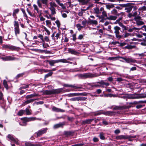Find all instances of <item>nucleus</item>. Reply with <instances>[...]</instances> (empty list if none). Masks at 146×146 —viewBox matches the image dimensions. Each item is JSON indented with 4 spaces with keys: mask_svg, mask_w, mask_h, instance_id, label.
<instances>
[{
    "mask_svg": "<svg viewBox=\"0 0 146 146\" xmlns=\"http://www.w3.org/2000/svg\"><path fill=\"white\" fill-rule=\"evenodd\" d=\"M63 90V88H61L56 89L45 90L43 91V95H46L58 94L61 92Z\"/></svg>",
    "mask_w": 146,
    "mask_h": 146,
    "instance_id": "f257e3e1",
    "label": "nucleus"
},
{
    "mask_svg": "<svg viewBox=\"0 0 146 146\" xmlns=\"http://www.w3.org/2000/svg\"><path fill=\"white\" fill-rule=\"evenodd\" d=\"M114 33L115 34V37L118 40L122 38V36L119 35V31L120 30V28L117 26H115L114 27Z\"/></svg>",
    "mask_w": 146,
    "mask_h": 146,
    "instance_id": "f03ea898",
    "label": "nucleus"
},
{
    "mask_svg": "<svg viewBox=\"0 0 146 146\" xmlns=\"http://www.w3.org/2000/svg\"><path fill=\"white\" fill-rule=\"evenodd\" d=\"M78 77L83 78H92L96 76L95 75L90 73H85L83 74H78Z\"/></svg>",
    "mask_w": 146,
    "mask_h": 146,
    "instance_id": "7ed1b4c3",
    "label": "nucleus"
},
{
    "mask_svg": "<svg viewBox=\"0 0 146 146\" xmlns=\"http://www.w3.org/2000/svg\"><path fill=\"white\" fill-rule=\"evenodd\" d=\"M21 119L23 121V123H25V124L22 125L25 126L26 125L25 123L27 122L32 121H34L36 119H38L40 120H41V119H37L35 117H32L30 118L24 117L22 118Z\"/></svg>",
    "mask_w": 146,
    "mask_h": 146,
    "instance_id": "20e7f679",
    "label": "nucleus"
},
{
    "mask_svg": "<svg viewBox=\"0 0 146 146\" xmlns=\"http://www.w3.org/2000/svg\"><path fill=\"white\" fill-rule=\"evenodd\" d=\"M136 137L135 136H125L123 135H121L117 136V139H126L129 138H135Z\"/></svg>",
    "mask_w": 146,
    "mask_h": 146,
    "instance_id": "39448f33",
    "label": "nucleus"
},
{
    "mask_svg": "<svg viewBox=\"0 0 146 146\" xmlns=\"http://www.w3.org/2000/svg\"><path fill=\"white\" fill-rule=\"evenodd\" d=\"M140 95L141 94H136V96L132 94H130L128 95L127 97L128 98L131 99L141 98Z\"/></svg>",
    "mask_w": 146,
    "mask_h": 146,
    "instance_id": "423d86ee",
    "label": "nucleus"
},
{
    "mask_svg": "<svg viewBox=\"0 0 146 146\" xmlns=\"http://www.w3.org/2000/svg\"><path fill=\"white\" fill-rule=\"evenodd\" d=\"M133 8L132 5L130 4H127V5L125 7V10L127 13H129L132 10Z\"/></svg>",
    "mask_w": 146,
    "mask_h": 146,
    "instance_id": "0eeeda50",
    "label": "nucleus"
},
{
    "mask_svg": "<svg viewBox=\"0 0 146 146\" xmlns=\"http://www.w3.org/2000/svg\"><path fill=\"white\" fill-rule=\"evenodd\" d=\"M88 23L91 25H97L98 24V22L96 20H93L90 19H89Z\"/></svg>",
    "mask_w": 146,
    "mask_h": 146,
    "instance_id": "6e6552de",
    "label": "nucleus"
},
{
    "mask_svg": "<svg viewBox=\"0 0 146 146\" xmlns=\"http://www.w3.org/2000/svg\"><path fill=\"white\" fill-rule=\"evenodd\" d=\"M122 59L125 60L127 63L130 62H136V60L133 59L131 58H125L124 57H122Z\"/></svg>",
    "mask_w": 146,
    "mask_h": 146,
    "instance_id": "1a4fd4ad",
    "label": "nucleus"
},
{
    "mask_svg": "<svg viewBox=\"0 0 146 146\" xmlns=\"http://www.w3.org/2000/svg\"><path fill=\"white\" fill-rule=\"evenodd\" d=\"M3 47L5 48H9L11 50H15L17 49V48L15 46H9L7 45H3Z\"/></svg>",
    "mask_w": 146,
    "mask_h": 146,
    "instance_id": "9d476101",
    "label": "nucleus"
},
{
    "mask_svg": "<svg viewBox=\"0 0 146 146\" xmlns=\"http://www.w3.org/2000/svg\"><path fill=\"white\" fill-rule=\"evenodd\" d=\"M47 130V129L45 128L44 129L42 130H39L36 133L37 137L39 136L42 134H43L45 133Z\"/></svg>",
    "mask_w": 146,
    "mask_h": 146,
    "instance_id": "9b49d317",
    "label": "nucleus"
},
{
    "mask_svg": "<svg viewBox=\"0 0 146 146\" xmlns=\"http://www.w3.org/2000/svg\"><path fill=\"white\" fill-rule=\"evenodd\" d=\"M84 98L79 97L76 98H72L70 99L71 101H78L79 100H84Z\"/></svg>",
    "mask_w": 146,
    "mask_h": 146,
    "instance_id": "f8f14e48",
    "label": "nucleus"
},
{
    "mask_svg": "<svg viewBox=\"0 0 146 146\" xmlns=\"http://www.w3.org/2000/svg\"><path fill=\"white\" fill-rule=\"evenodd\" d=\"M65 122H63L62 123H59L55 125L54 126V129H56L60 127H62L63 125H65Z\"/></svg>",
    "mask_w": 146,
    "mask_h": 146,
    "instance_id": "ddd939ff",
    "label": "nucleus"
},
{
    "mask_svg": "<svg viewBox=\"0 0 146 146\" xmlns=\"http://www.w3.org/2000/svg\"><path fill=\"white\" fill-rule=\"evenodd\" d=\"M93 13L96 15H98L100 13L99 8L98 7H96L93 9Z\"/></svg>",
    "mask_w": 146,
    "mask_h": 146,
    "instance_id": "4468645a",
    "label": "nucleus"
},
{
    "mask_svg": "<svg viewBox=\"0 0 146 146\" xmlns=\"http://www.w3.org/2000/svg\"><path fill=\"white\" fill-rule=\"evenodd\" d=\"M93 120V119H86L85 120L82 121V123L83 124H89Z\"/></svg>",
    "mask_w": 146,
    "mask_h": 146,
    "instance_id": "2eb2a0df",
    "label": "nucleus"
},
{
    "mask_svg": "<svg viewBox=\"0 0 146 146\" xmlns=\"http://www.w3.org/2000/svg\"><path fill=\"white\" fill-rule=\"evenodd\" d=\"M139 30V29L135 27H133L132 28H129L128 30V32L131 33L133 32L134 31H135L136 32H138Z\"/></svg>",
    "mask_w": 146,
    "mask_h": 146,
    "instance_id": "dca6fc26",
    "label": "nucleus"
},
{
    "mask_svg": "<svg viewBox=\"0 0 146 146\" xmlns=\"http://www.w3.org/2000/svg\"><path fill=\"white\" fill-rule=\"evenodd\" d=\"M117 18V17L115 16L110 15L109 17H107L106 19L109 20H115Z\"/></svg>",
    "mask_w": 146,
    "mask_h": 146,
    "instance_id": "f3484780",
    "label": "nucleus"
},
{
    "mask_svg": "<svg viewBox=\"0 0 146 146\" xmlns=\"http://www.w3.org/2000/svg\"><path fill=\"white\" fill-rule=\"evenodd\" d=\"M78 1L82 3L83 5H84L88 3L90 0H78Z\"/></svg>",
    "mask_w": 146,
    "mask_h": 146,
    "instance_id": "a211bd4d",
    "label": "nucleus"
},
{
    "mask_svg": "<svg viewBox=\"0 0 146 146\" xmlns=\"http://www.w3.org/2000/svg\"><path fill=\"white\" fill-rule=\"evenodd\" d=\"M39 96V95L38 94L35 93L33 94H31L29 95H27L26 96V98L27 99L33 98L36 96Z\"/></svg>",
    "mask_w": 146,
    "mask_h": 146,
    "instance_id": "6ab92c4d",
    "label": "nucleus"
},
{
    "mask_svg": "<svg viewBox=\"0 0 146 146\" xmlns=\"http://www.w3.org/2000/svg\"><path fill=\"white\" fill-rule=\"evenodd\" d=\"M52 110L53 111L56 112H64V110L56 108L55 107L52 108Z\"/></svg>",
    "mask_w": 146,
    "mask_h": 146,
    "instance_id": "aec40b11",
    "label": "nucleus"
},
{
    "mask_svg": "<svg viewBox=\"0 0 146 146\" xmlns=\"http://www.w3.org/2000/svg\"><path fill=\"white\" fill-rule=\"evenodd\" d=\"M114 7V5L113 4H108L106 5V8L108 10H110L111 9H112Z\"/></svg>",
    "mask_w": 146,
    "mask_h": 146,
    "instance_id": "412c9836",
    "label": "nucleus"
},
{
    "mask_svg": "<svg viewBox=\"0 0 146 146\" xmlns=\"http://www.w3.org/2000/svg\"><path fill=\"white\" fill-rule=\"evenodd\" d=\"M37 100V99H31L29 100H27L25 102L22 104L23 106L29 103L32 102H33L35 100Z\"/></svg>",
    "mask_w": 146,
    "mask_h": 146,
    "instance_id": "4be33fe9",
    "label": "nucleus"
},
{
    "mask_svg": "<svg viewBox=\"0 0 146 146\" xmlns=\"http://www.w3.org/2000/svg\"><path fill=\"white\" fill-rule=\"evenodd\" d=\"M82 94L79 93H74L70 94H68V96L69 97H73L77 96H79L82 95Z\"/></svg>",
    "mask_w": 146,
    "mask_h": 146,
    "instance_id": "5701e85b",
    "label": "nucleus"
},
{
    "mask_svg": "<svg viewBox=\"0 0 146 146\" xmlns=\"http://www.w3.org/2000/svg\"><path fill=\"white\" fill-rule=\"evenodd\" d=\"M47 61L49 63L50 65L52 66H54V64L58 63L57 60H48Z\"/></svg>",
    "mask_w": 146,
    "mask_h": 146,
    "instance_id": "b1692460",
    "label": "nucleus"
},
{
    "mask_svg": "<svg viewBox=\"0 0 146 146\" xmlns=\"http://www.w3.org/2000/svg\"><path fill=\"white\" fill-rule=\"evenodd\" d=\"M58 63L59 62H62L64 63H70L71 64L72 63V62L68 61L66 59H61L60 60H57Z\"/></svg>",
    "mask_w": 146,
    "mask_h": 146,
    "instance_id": "393cba45",
    "label": "nucleus"
},
{
    "mask_svg": "<svg viewBox=\"0 0 146 146\" xmlns=\"http://www.w3.org/2000/svg\"><path fill=\"white\" fill-rule=\"evenodd\" d=\"M68 51L69 53L72 54H76L77 53V52L72 48H68Z\"/></svg>",
    "mask_w": 146,
    "mask_h": 146,
    "instance_id": "a878e982",
    "label": "nucleus"
},
{
    "mask_svg": "<svg viewBox=\"0 0 146 146\" xmlns=\"http://www.w3.org/2000/svg\"><path fill=\"white\" fill-rule=\"evenodd\" d=\"M7 137L11 140L12 141H13L14 142H17L16 141V140L15 139L13 138V137L12 135H10V134L8 135V136H7Z\"/></svg>",
    "mask_w": 146,
    "mask_h": 146,
    "instance_id": "bb28decb",
    "label": "nucleus"
},
{
    "mask_svg": "<svg viewBox=\"0 0 146 146\" xmlns=\"http://www.w3.org/2000/svg\"><path fill=\"white\" fill-rule=\"evenodd\" d=\"M131 36V34L128 33H127V32L125 31L124 32V34L123 35V36H122V37L123 38H125L128 37L129 36Z\"/></svg>",
    "mask_w": 146,
    "mask_h": 146,
    "instance_id": "cd10ccee",
    "label": "nucleus"
},
{
    "mask_svg": "<svg viewBox=\"0 0 146 146\" xmlns=\"http://www.w3.org/2000/svg\"><path fill=\"white\" fill-rule=\"evenodd\" d=\"M49 9L51 12V14L52 15H54L56 13L55 9L54 7H50Z\"/></svg>",
    "mask_w": 146,
    "mask_h": 146,
    "instance_id": "c85d7f7f",
    "label": "nucleus"
},
{
    "mask_svg": "<svg viewBox=\"0 0 146 146\" xmlns=\"http://www.w3.org/2000/svg\"><path fill=\"white\" fill-rule=\"evenodd\" d=\"M63 86L65 87H70L72 88H75L76 89L80 88V87H78L77 86L73 85H69L68 84H64Z\"/></svg>",
    "mask_w": 146,
    "mask_h": 146,
    "instance_id": "c756f323",
    "label": "nucleus"
},
{
    "mask_svg": "<svg viewBox=\"0 0 146 146\" xmlns=\"http://www.w3.org/2000/svg\"><path fill=\"white\" fill-rule=\"evenodd\" d=\"M104 96L105 97H116L117 96L116 95L113 94H105L104 95Z\"/></svg>",
    "mask_w": 146,
    "mask_h": 146,
    "instance_id": "7c9ffc66",
    "label": "nucleus"
},
{
    "mask_svg": "<svg viewBox=\"0 0 146 146\" xmlns=\"http://www.w3.org/2000/svg\"><path fill=\"white\" fill-rule=\"evenodd\" d=\"M6 61L13 60L15 59V58L11 56H6Z\"/></svg>",
    "mask_w": 146,
    "mask_h": 146,
    "instance_id": "2f4dec72",
    "label": "nucleus"
},
{
    "mask_svg": "<svg viewBox=\"0 0 146 146\" xmlns=\"http://www.w3.org/2000/svg\"><path fill=\"white\" fill-rule=\"evenodd\" d=\"M3 84L4 86V87L6 89L8 90L9 88L8 85L7 84V82L6 80H4L3 81Z\"/></svg>",
    "mask_w": 146,
    "mask_h": 146,
    "instance_id": "473e14b6",
    "label": "nucleus"
},
{
    "mask_svg": "<svg viewBox=\"0 0 146 146\" xmlns=\"http://www.w3.org/2000/svg\"><path fill=\"white\" fill-rule=\"evenodd\" d=\"M135 21L137 24L138 25H142L144 24V23L142 21H140V20H137V19Z\"/></svg>",
    "mask_w": 146,
    "mask_h": 146,
    "instance_id": "72a5a7b5",
    "label": "nucleus"
},
{
    "mask_svg": "<svg viewBox=\"0 0 146 146\" xmlns=\"http://www.w3.org/2000/svg\"><path fill=\"white\" fill-rule=\"evenodd\" d=\"M111 14L112 15H117V14H118L117 11L115 9H113L111 11Z\"/></svg>",
    "mask_w": 146,
    "mask_h": 146,
    "instance_id": "f704fd0d",
    "label": "nucleus"
},
{
    "mask_svg": "<svg viewBox=\"0 0 146 146\" xmlns=\"http://www.w3.org/2000/svg\"><path fill=\"white\" fill-rule=\"evenodd\" d=\"M25 111L24 110H21L18 112L17 115L19 116H21L23 114Z\"/></svg>",
    "mask_w": 146,
    "mask_h": 146,
    "instance_id": "c9c22d12",
    "label": "nucleus"
},
{
    "mask_svg": "<svg viewBox=\"0 0 146 146\" xmlns=\"http://www.w3.org/2000/svg\"><path fill=\"white\" fill-rule=\"evenodd\" d=\"M19 10L18 9H14L13 10V16L16 15V14L17 13L19 12Z\"/></svg>",
    "mask_w": 146,
    "mask_h": 146,
    "instance_id": "e433bc0d",
    "label": "nucleus"
},
{
    "mask_svg": "<svg viewBox=\"0 0 146 146\" xmlns=\"http://www.w3.org/2000/svg\"><path fill=\"white\" fill-rule=\"evenodd\" d=\"M15 33L16 36H17V34H19L20 33L19 29V27L18 28H15Z\"/></svg>",
    "mask_w": 146,
    "mask_h": 146,
    "instance_id": "4c0bfd02",
    "label": "nucleus"
},
{
    "mask_svg": "<svg viewBox=\"0 0 146 146\" xmlns=\"http://www.w3.org/2000/svg\"><path fill=\"white\" fill-rule=\"evenodd\" d=\"M113 113V112L107 111L106 112H104V114L106 115H110Z\"/></svg>",
    "mask_w": 146,
    "mask_h": 146,
    "instance_id": "58836bf2",
    "label": "nucleus"
},
{
    "mask_svg": "<svg viewBox=\"0 0 146 146\" xmlns=\"http://www.w3.org/2000/svg\"><path fill=\"white\" fill-rule=\"evenodd\" d=\"M76 26L78 30H81L83 27L81 26L80 24H76Z\"/></svg>",
    "mask_w": 146,
    "mask_h": 146,
    "instance_id": "ea45409f",
    "label": "nucleus"
},
{
    "mask_svg": "<svg viewBox=\"0 0 146 146\" xmlns=\"http://www.w3.org/2000/svg\"><path fill=\"white\" fill-rule=\"evenodd\" d=\"M135 47V46H132L130 45H128L125 47V48L128 49H132Z\"/></svg>",
    "mask_w": 146,
    "mask_h": 146,
    "instance_id": "a19ab883",
    "label": "nucleus"
},
{
    "mask_svg": "<svg viewBox=\"0 0 146 146\" xmlns=\"http://www.w3.org/2000/svg\"><path fill=\"white\" fill-rule=\"evenodd\" d=\"M57 3L63 9H66V7L63 4L60 3V1Z\"/></svg>",
    "mask_w": 146,
    "mask_h": 146,
    "instance_id": "79ce46f5",
    "label": "nucleus"
},
{
    "mask_svg": "<svg viewBox=\"0 0 146 146\" xmlns=\"http://www.w3.org/2000/svg\"><path fill=\"white\" fill-rule=\"evenodd\" d=\"M43 29L46 32L48 35H49L50 34V32L49 31L44 27H43Z\"/></svg>",
    "mask_w": 146,
    "mask_h": 146,
    "instance_id": "37998d69",
    "label": "nucleus"
},
{
    "mask_svg": "<svg viewBox=\"0 0 146 146\" xmlns=\"http://www.w3.org/2000/svg\"><path fill=\"white\" fill-rule=\"evenodd\" d=\"M50 7H56L57 6L56 5L54 2H50Z\"/></svg>",
    "mask_w": 146,
    "mask_h": 146,
    "instance_id": "c03bdc74",
    "label": "nucleus"
},
{
    "mask_svg": "<svg viewBox=\"0 0 146 146\" xmlns=\"http://www.w3.org/2000/svg\"><path fill=\"white\" fill-rule=\"evenodd\" d=\"M102 16L104 17H106V18H107V17H108L107 16V13L105 11H103L102 12Z\"/></svg>",
    "mask_w": 146,
    "mask_h": 146,
    "instance_id": "a18cd8bd",
    "label": "nucleus"
},
{
    "mask_svg": "<svg viewBox=\"0 0 146 146\" xmlns=\"http://www.w3.org/2000/svg\"><path fill=\"white\" fill-rule=\"evenodd\" d=\"M25 111L27 115H29L31 114V111L28 109L26 108L25 109Z\"/></svg>",
    "mask_w": 146,
    "mask_h": 146,
    "instance_id": "49530a36",
    "label": "nucleus"
},
{
    "mask_svg": "<svg viewBox=\"0 0 146 146\" xmlns=\"http://www.w3.org/2000/svg\"><path fill=\"white\" fill-rule=\"evenodd\" d=\"M52 73H53L52 72H50L45 75V78H46L49 76H51L52 75Z\"/></svg>",
    "mask_w": 146,
    "mask_h": 146,
    "instance_id": "de8ad7c7",
    "label": "nucleus"
},
{
    "mask_svg": "<svg viewBox=\"0 0 146 146\" xmlns=\"http://www.w3.org/2000/svg\"><path fill=\"white\" fill-rule=\"evenodd\" d=\"M100 137L101 139H105V137L103 133H100Z\"/></svg>",
    "mask_w": 146,
    "mask_h": 146,
    "instance_id": "09e8293b",
    "label": "nucleus"
},
{
    "mask_svg": "<svg viewBox=\"0 0 146 146\" xmlns=\"http://www.w3.org/2000/svg\"><path fill=\"white\" fill-rule=\"evenodd\" d=\"M117 16H121V17H122L123 16H125V13L123 12H121L120 13H118L117 14Z\"/></svg>",
    "mask_w": 146,
    "mask_h": 146,
    "instance_id": "8fccbe9b",
    "label": "nucleus"
},
{
    "mask_svg": "<svg viewBox=\"0 0 146 146\" xmlns=\"http://www.w3.org/2000/svg\"><path fill=\"white\" fill-rule=\"evenodd\" d=\"M14 25L15 26V28H18L19 27V24L18 22L16 21H15L14 22Z\"/></svg>",
    "mask_w": 146,
    "mask_h": 146,
    "instance_id": "3c124183",
    "label": "nucleus"
},
{
    "mask_svg": "<svg viewBox=\"0 0 146 146\" xmlns=\"http://www.w3.org/2000/svg\"><path fill=\"white\" fill-rule=\"evenodd\" d=\"M55 23L56 24L57 27H59L60 25V23L59 21L58 20H57L55 21Z\"/></svg>",
    "mask_w": 146,
    "mask_h": 146,
    "instance_id": "603ef678",
    "label": "nucleus"
},
{
    "mask_svg": "<svg viewBox=\"0 0 146 146\" xmlns=\"http://www.w3.org/2000/svg\"><path fill=\"white\" fill-rule=\"evenodd\" d=\"M141 98H146V94H141Z\"/></svg>",
    "mask_w": 146,
    "mask_h": 146,
    "instance_id": "864d4df0",
    "label": "nucleus"
},
{
    "mask_svg": "<svg viewBox=\"0 0 146 146\" xmlns=\"http://www.w3.org/2000/svg\"><path fill=\"white\" fill-rule=\"evenodd\" d=\"M122 28L123 30H127L128 31L129 28L128 27H127L126 26L124 25L123 26Z\"/></svg>",
    "mask_w": 146,
    "mask_h": 146,
    "instance_id": "5fc2aeb1",
    "label": "nucleus"
},
{
    "mask_svg": "<svg viewBox=\"0 0 146 146\" xmlns=\"http://www.w3.org/2000/svg\"><path fill=\"white\" fill-rule=\"evenodd\" d=\"M26 146H34V145L30 143H25Z\"/></svg>",
    "mask_w": 146,
    "mask_h": 146,
    "instance_id": "6e6d98bb",
    "label": "nucleus"
},
{
    "mask_svg": "<svg viewBox=\"0 0 146 146\" xmlns=\"http://www.w3.org/2000/svg\"><path fill=\"white\" fill-rule=\"evenodd\" d=\"M48 0H42L41 1L42 3L46 5L48 2Z\"/></svg>",
    "mask_w": 146,
    "mask_h": 146,
    "instance_id": "4d7b16f0",
    "label": "nucleus"
},
{
    "mask_svg": "<svg viewBox=\"0 0 146 146\" xmlns=\"http://www.w3.org/2000/svg\"><path fill=\"white\" fill-rule=\"evenodd\" d=\"M49 16L50 18L51 19L52 21H54L56 19V18L54 17H52L51 16V15H49Z\"/></svg>",
    "mask_w": 146,
    "mask_h": 146,
    "instance_id": "13d9d810",
    "label": "nucleus"
},
{
    "mask_svg": "<svg viewBox=\"0 0 146 146\" xmlns=\"http://www.w3.org/2000/svg\"><path fill=\"white\" fill-rule=\"evenodd\" d=\"M33 6L35 9L37 11L38 13L39 11H38V9L37 6L35 5H34Z\"/></svg>",
    "mask_w": 146,
    "mask_h": 146,
    "instance_id": "bf43d9fd",
    "label": "nucleus"
},
{
    "mask_svg": "<svg viewBox=\"0 0 146 146\" xmlns=\"http://www.w3.org/2000/svg\"><path fill=\"white\" fill-rule=\"evenodd\" d=\"M84 145V143L72 145L71 146H82Z\"/></svg>",
    "mask_w": 146,
    "mask_h": 146,
    "instance_id": "052dcab7",
    "label": "nucleus"
},
{
    "mask_svg": "<svg viewBox=\"0 0 146 146\" xmlns=\"http://www.w3.org/2000/svg\"><path fill=\"white\" fill-rule=\"evenodd\" d=\"M87 23V21L86 20L83 21L82 22V24L84 27L85 26Z\"/></svg>",
    "mask_w": 146,
    "mask_h": 146,
    "instance_id": "680f3d73",
    "label": "nucleus"
},
{
    "mask_svg": "<svg viewBox=\"0 0 146 146\" xmlns=\"http://www.w3.org/2000/svg\"><path fill=\"white\" fill-rule=\"evenodd\" d=\"M38 37L39 38H40V39L42 40L43 42L44 41V40L43 39V36L41 35H39Z\"/></svg>",
    "mask_w": 146,
    "mask_h": 146,
    "instance_id": "e2e57ef3",
    "label": "nucleus"
},
{
    "mask_svg": "<svg viewBox=\"0 0 146 146\" xmlns=\"http://www.w3.org/2000/svg\"><path fill=\"white\" fill-rule=\"evenodd\" d=\"M46 25H51V23L50 21L49 20H46Z\"/></svg>",
    "mask_w": 146,
    "mask_h": 146,
    "instance_id": "0e129e2a",
    "label": "nucleus"
},
{
    "mask_svg": "<svg viewBox=\"0 0 146 146\" xmlns=\"http://www.w3.org/2000/svg\"><path fill=\"white\" fill-rule=\"evenodd\" d=\"M37 3L38 5V6L40 7H42V5L41 3L40 2V0H38L37 1Z\"/></svg>",
    "mask_w": 146,
    "mask_h": 146,
    "instance_id": "69168bd1",
    "label": "nucleus"
},
{
    "mask_svg": "<svg viewBox=\"0 0 146 146\" xmlns=\"http://www.w3.org/2000/svg\"><path fill=\"white\" fill-rule=\"evenodd\" d=\"M60 34L59 33H57L55 36V37L56 38V39H58L60 36Z\"/></svg>",
    "mask_w": 146,
    "mask_h": 146,
    "instance_id": "338daca9",
    "label": "nucleus"
},
{
    "mask_svg": "<svg viewBox=\"0 0 146 146\" xmlns=\"http://www.w3.org/2000/svg\"><path fill=\"white\" fill-rule=\"evenodd\" d=\"M83 11H80V12H79L78 14V15L79 16H82L83 14Z\"/></svg>",
    "mask_w": 146,
    "mask_h": 146,
    "instance_id": "774afa93",
    "label": "nucleus"
}]
</instances>
